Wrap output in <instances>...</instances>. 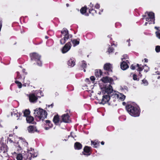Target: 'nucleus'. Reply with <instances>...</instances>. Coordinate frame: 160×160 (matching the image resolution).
<instances>
[{
	"mask_svg": "<svg viewBox=\"0 0 160 160\" xmlns=\"http://www.w3.org/2000/svg\"><path fill=\"white\" fill-rule=\"evenodd\" d=\"M34 114L35 118L39 120H43L46 118L47 113V112L40 108H37L34 110Z\"/></svg>",
	"mask_w": 160,
	"mask_h": 160,
	"instance_id": "nucleus-1",
	"label": "nucleus"
},
{
	"mask_svg": "<svg viewBox=\"0 0 160 160\" xmlns=\"http://www.w3.org/2000/svg\"><path fill=\"white\" fill-rule=\"evenodd\" d=\"M126 109L128 113L132 116L137 117L139 116L140 111L138 107L128 105L126 107Z\"/></svg>",
	"mask_w": 160,
	"mask_h": 160,
	"instance_id": "nucleus-2",
	"label": "nucleus"
},
{
	"mask_svg": "<svg viewBox=\"0 0 160 160\" xmlns=\"http://www.w3.org/2000/svg\"><path fill=\"white\" fill-rule=\"evenodd\" d=\"M102 93L104 94H107L110 96L116 95V92L113 90L112 87L111 85H109L106 87L104 90L102 91Z\"/></svg>",
	"mask_w": 160,
	"mask_h": 160,
	"instance_id": "nucleus-3",
	"label": "nucleus"
},
{
	"mask_svg": "<svg viewBox=\"0 0 160 160\" xmlns=\"http://www.w3.org/2000/svg\"><path fill=\"white\" fill-rule=\"evenodd\" d=\"M146 14H147L148 17L146 18V19L147 22L145 23V25H147V24H149L154 23V14L152 12H147Z\"/></svg>",
	"mask_w": 160,
	"mask_h": 160,
	"instance_id": "nucleus-4",
	"label": "nucleus"
},
{
	"mask_svg": "<svg viewBox=\"0 0 160 160\" xmlns=\"http://www.w3.org/2000/svg\"><path fill=\"white\" fill-rule=\"evenodd\" d=\"M32 60H34L37 62V64L39 66L42 65V62L40 59L41 56L38 54L36 53H33L30 54Z\"/></svg>",
	"mask_w": 160,
	"mask_h": 160,
	"instance_id": "nucleus-5",
	"label": "nucleus"
},
{
	"mask_svg": "<svg viewBox=\"0 0 160 160\" xmlns=\"http://www.w3.org/2000/svg\"><path fill=\"white\" fill-rule=\"evenodd\" d=\"M62 34L64 36L63 39H61L60 41L61 44H63L65 43L67 40L68 38V30L66 28H64L61 32Z\"/></svg>",
	"mask_w": 160,
	"mask_h": 160,
	"instance_id": "nucleus-6",
	"label": "nucleus"
},
{
	"mask_svg": "<svg viewBox=\"0 0 160 160\" xmlns=\"http://www.w3.org/2000/svg\"><path fill=\"white\" fill-rule=\"evenodd\" d=\"M18 150H21L24 147H27L28 145V142H26L24 139H20L18 142Z\"/></svg>",
	"mask_w": 160,
	"mask_h": 160,
	"instance_id": "nucleus-7",
	"label": "nucleus"
},
{
	"mask_svg": "<svg viewBox=\"0 0 160 160\" xmlns=\"http://www.w3.org/2000/svg\"><path fill=\"white\" fill-rule=\"evenodd\" d=\"M71 44L70 42H69L66 43L62 49V53H64L68 52L71 48Z\"/></svg>",
	"mask_w": 160,
	"mask_h": 160,
	"instance_id": "nucleus-8",
	"label": "nucleus"
},
{
	"mask_svg": "<svg viewBox=\"0 0 160 160\" xmlns=\"http://www.w3.org/2000/svg\"><path fill=\"white\" fill-rule=\"evenodd\" d=\"M22 115V113L18 112L17 110L16 109H14L13 111L11 112V115L15 118H16L18 120L20 117Z\"/></svg>",
	"mask_w": 160,
	"mask_h": 160,
	"instance_id": "nucleus-9",
	"label": "nucleus"
},
{
	"mask_svg": "<svg viewBox=\"0 0 160 160\" xmlns=\"http://www.w3.org/2000/svg\"><path fill=\"white\" fill-rule=\"evenodd\" d=\"M62 121L65 123H69L71 122L69 116L67 113L63 115L62 116Z\"/></svg>",
	"mask_w": 160,
	"mask_h": 160,
	"instance_id": "nucleus-10",
	"label": "nucleus"
},
{
	"mask_svg": "<svg viewBox=\"0 0 160 160\" xmlns=\"http://www.w3.org/2000/svg\"><path fill=\"white\" fill-rule=\"evenodd\" d=\"M28 154H30L31 157L32 158L36 157L38 154L37 152L32 148H30L28 150Z\"/></svg>",
	"mask_w": 160,
	"mask_h": 160,
	"instance_id": "nucleus-11",
	"label": "nucleus"
},
{
	"mask_svg": "<svg viewBox=\"0 0 160 160\" xmlns=\"http://www.w3.org/2000/svg\"><path fill=\"white\" fill-rule=\"evenodd\" d=\"M101 80L105 83H111L113 81V80L112 78L108 77H103Z\"/></svg>",
	"mask_w": 160,
	"mask_h": 160,
	"instance_id": "nucleus-12",
	"label": "nucleus"
},
{
	"mask_svg": "<svg viewBox=\"0 0 160 160\" xmlns=\"http://www.w3.org/2000/svg\"><path fill=\"white\" fill-rule=\"evenodd\" d=\"M29 98L30 101L32 102H36L38 99L37 97L33 94H30L29 95Z\"/></svg>",
	"mask_w": 160,
	"mask_h": 160,
	"instance_id": "nucleus-13",
	"label": "nucleus"
},
{
	"mask_svg": "<svg viewBox=\"0 0 160 160\" xmlns=\"http://www.w3.org/2000/svg\"><path fill=\"white\" fill-rule=\"evenodd\" d=\"M110 96L108 95L107 94H105L103 96V98L101 100V103L104 104L106 102H108L110 99Z\"/></svg>",
	"mask_w": 160,
	"mask_h": 160,
	"instance_id": "nucleus-14",
	"label": "nucleus"
},
{
	"mask_svg": "<svg viewBox=\"0 0 160 160\" xmlns=\"http://www.w3.org/2000/svg\"><path fill=\"white\" fill-rule=\"evenodd\" d=\"M68 65L70 67H73L75 64V60L74 58H71L68 62Z\"/></svg>",
	"mask_w": 160,
	"mask_h": 160,
	"instance_id": "nucleus-15",
	"label": "nucleus"
},
{
	"mask_svg": "<svg viewBox=\"0 0 160 160\" xmlns=\"http://www.w3.org/2000/svg\"><path fill=\"white\" fill-rule=\"evenodd\" d=\"M90 148L86 146L84 148V152H82V153L85 155L88 156L90 155V154L89 153Z\"/></svg>",
	"mask_w": 160,
	"mask_h": 160,
	"instance_id": "nucleus-16",
	"label": "nucleus"
},
{
	"mask_svg": "<svg viewBox=\"0 0 160 160\" xmlns=\"http://www.w3.org/2000/svg\"><path fill=\"white\" fill-rule=\"evenodd\" d=\"M28 130L30 133H33L35 131H37L36 127L35 126H30L28 128Z\"/></svg>",
	"mask_w": 160,
	"mask_h": 160,
	"instance_id": "nucleus-17",
	"label": "nucleus"
},
{
	"mask_svg": "<svg viewBox=\"0 0 160 160\" xmlns=\"http://www.w3.org/2000/svg\"><path fill=\"white\" fill-rule=\"evenodd\" d=\"M129 67L128 65L124 61H123L121 64V68L123 70H125Z\"/></svg>",
	"mask_w": 160,
	"mask_h": 160,
	"instance_id": "nucleus-18",
	"label": "nucleus"
},
{
	"mask_svg": "<svg viewBox=\"0 0 160 160\" xmlns=\"http://www.w3.org/2000/svg\"><path fill=\"white\" fill-rule=\"evenodd\" d=\"M104 68L105 70L109 71H112L111 65L109 63H106L105 64L104 66Z\"/></svg>",
	"mask_w": 160,
	"mask_h": 160,
	"instance_id": "nucleus-19",
	"label": "nucleus"
},
{
	"mask_svg": "<svg viewBox=\"0 0 160 160\" xmlns=\"http://www.w3.org/2000/svg\"><path fill=\"white\" fill-rule=\"evenodd\" d=\"M115 96H117L118 98L122 101H123L126 97L125 96L122 94L120 93L119 94H117V92L116 95H115Z\"/></svg>",
	"mask_w": 160,
	"mask_h": 160,
	"instance_id": "nucleus-20",
	"label": "nucleus"
},
{
	"mask_svg": "<svg viewBox=\"0 0 160 160\" xmlns=\"http://www.w3.org/2000/svg\"><path fill=\"white\" fill-rule=\"evenodd\" d=\"M59 118L58 115H55L53 118V122L54 123L57 125L59 121Z\"/></svg>",
	"mask_w": 160,
	"mask_h": 160,
	"instance_id": "nucleus-21",
	"label": "nucleus"
},
{
	"mask_svg": "<svg viewBox=\"0 0 160 160\" xmlns=\"http://www.w3.org/2000/svg\"><path fill=\"white\" fill-rule=\"evenodd\" d=\"M102 74V72L101 70H97L95 72V75L97 77H101Z\"/></svg>",
	"mask_w": 160,
	"mask_h": 160,
	"instance_id": "nucleus-22",
	"label": "nucleus"
},
{
	"mask_svg": "<svg viewBox=\"0 0 160 160\" xmlns=\"http://www.w3.org/2000/svg\"><path fill=\"white\" fill-rule=\"evenodd\" d=\"M74 148L76 149L79 150L82 148V145L80 143L77 142L75 143Z\"/></svg>",
	"mask_w": 160,
	"mask_h": 160,
	"instance_id": "nucleus-23",
	"label": "nucleus"
},
{
	"mask_svg": "<svg viewBox=\"0 0 160 160\" xmlns=\"http://www.w3.org/2000/svg\"><path fill=\"white\" fill-rule=\"evenodd\" d=\"M155 28L158 30L155 32L157 37L159 39H160V29L159 30V27H155Z\"/></svg>",
	"mask_w": 160,
	"mask_h": 160,
	"instance_id": "nucleus-24",
	"label": "nucleus"
},
{
	"mask_svg": "<svg viewBox=\"0 0 160 160\" xmlns=\"http://www.w3.org/2000/svg\"><path fill=\"white\" fill-rule=\"evenodd\" d=\"M34 120L32 116H28L26 118V120L28 123H32Z\"/></svg>",
	"mask_w": 160,
	"mask_h": 160,
	"instance_id": "nucleus-25",
	"label": "nucleus"
},
{
	"mask_svg": "<svg viewBox=\"0 0 160 160\" xmlns=\"http://www.w3.org/2000/svg\"><path fill=\"white\" fill-rule=\"evenodd\" d=\"M23 158L22 155L21 153L17 154L16 159L17 160H22Z\"/></svg>",
	"mask_w": 160,
	"mask_h": 160,
	"instance_id": "nucleus-26",
	"label": "nucleus"
},
{
	"mask_svg": "<svg viewBox=\"0 0 160 160\" xmlns=\"http://www.w3.org/2000/svg\"><path fill=\"white\" fill-rule=\"evenodd\" d=\"M24 116L25 117H27L29 116L30 113V111L29 110H26L24 112Z\"/></svg>",
	"mask_w": 160,
	"mask_h": 160,
	"instance_id": "nucleus-27",
	"label": "nucleus"
},
{
	"mask_svg": "<svg viewBox=\"0 0 160 160\" xmlns=\"http://www.w3.org/2000/svg\"><path fill=\"white\" fill-rule=\"evenodd\" d=\"M1 152H2L3 153H5L7 152V148L6 146H5L3 147H2L1 148Z\"/></svg>",
	"mask_w": 160,
	"mask_h": 160,
	"instance_id": "nucleus-28",
	"label": "nucleus"
},
{
	"mask_svg": "<svg viewBox=\"0 0 160 160\" xmlns=\"http://www.w3.org/2000/svg\"><path fill=\"white\" fill-rule=\"evenodd\" d=\"M86 8L85 7H84L82 8L80 10V12L82 14L85 13L86 11Z\"/></svg>",
	"mask_w": 160,
	"mask_h": 160,
	"instance_id": "nucleus-29",
	"label": "nucleus"
},
{
	"mask_svg": "<svg viewBox=\"0 0 160 160\" xmlns=\"http://www.w3.org/2000/svg\"><path fill=\"white\" fill-rule=\"evenodd\" d=\"M72 43L73 44L74 46H75L76 45H78L79 44V42L78 41H77L76 40H74L72 41Z\"/></svg>",
	"mask_w": 160,
	"mask_h": 160,
	"instance_id": "nucleus-30",
	"label": "nucleus"
},
{
	"mask_svg": "<svg viewBox=\"0 0 160 160\" xmlns=\"http://www.w3.org/2000/svg\"><path fill=\"white\" fill-rule=\"evenodd\" d=\"M81 65L82 68H86L87 64L86 62L83 61L82 62Z\"/></svg>",
	"mask_w": 160,
	"mask_h": 160,
	"instance_id": "nucleus-31",
	"label": "nucleus"
},
{
	"mask_svg": "<svg viewBox=\"0 0 160 160\" xmlns=\"http://www.w3.org/2000/svg\"><path fill=\"white\" fill-rule=\"evenodd\" d=\"M89 7H91V8L89 9V12L90 13H91L92 11H93L94 12H96V11L94 10H93V8H92L93 7V5L91 4V3L89 5Z\"/></svg>",
	"mask_w": 160,
	"mask_h": 160,
	"instance_id": "nucleus-32",
	"label": "nucleus"
},
{
	"mask_svg": "<svg viewBox=\"0 0 160 160\" xmlns=\"http://www.w3.org/2000/svg\"><path fill=\"white\" fill-rule=\"evenodd\" d=\"M143 69H144V71L146 72L149 71V68L148 67V66L146 65L143 66Z\"/></svg>",
	"mask_w": 160,
	"mask_h": 160,
	"instance_id": "nucleus-33",
	"label": "nucleus"
},
{
	"mask_svg": "<svg viewBox=\"0 0 160 160\" xmlns=\"http://www.w3.org/2000/svg\"><path fill=\"white\" fill-rule=\"evenodd\" d=\"M142 84H143L144 86H147L148 84V81L145 79H143L142 80Z\"/></svg>",
	"mask_w": 160,
	"mask_h": 160,
	"instance_id": "nucleus-34",
	"label": "nucleus"
},
{
	"mask_svg": "<svg viewBox=\"0 0 160 160\" xmlns=\"http://www.w3.org/2000/svg\"><path fill=\"white\" fill-rule=\"evenodd\" d=\"M15 83L17 84L18 87L19 88H21L22 87V83L18 81L15 82Z\"/></svg>",
	"mask_w": 160,
	"mask_h": 160,
	"instance_id": "nucleus-35",
	"label": "nucleus"
},
{
	"mask_svg": "<svg viewBox=\"0 0 160 160\" xmlns=\"http://www.w3.org/2000/svg\"><path fill=\"white\" fill-rule=\"evenodd\" d=\"M155 51L157 52H159L160 51V46H156L155 48Z\"/></svg>",
	"mask_w": 160,
	"mask_h": 160,
	"instance_id": "nucleus-36",
	"label": "nucleus"
},
{
	"mask_svg": "<svg viewBox=\"0 0 160 160\" xmlns=\"http://www.w3.org/2000/svg\"><path fill=\"white\" fill-rule=\"evenodd\" d=\"M139 66L140 65L139 64H137V66L138 67V68L137 69V70L138 71L140 72L142 70V68L140 67Z\"/></svg>",
	"mask_w": 160,
	"mask_h": 160,
	"instance_id": "nucleus-37",
	"label": "nucleus"
},
{
	"mask_svg": "<svg viewBox=\"0 0 160 160\" xmlns=\"http://www.w3.org/2000/svg\"><path fill=\"white\" fill-rule=\"evenodd\" d=\"M45 122L46 123H48V124L49 126L51 127H52V124L50 123V121L49 120H46L45 121Z\"/></svg>",
	"mask_w": 160,
	"mask_h": 160,
	"instance_id": "nucleus-38",
	"label": "nucleus"
},
{
	"mask_svg": "<svg viewBox=\"0 0 160 160\" xmlns=\"http://www.w3.org/2000/svg\"><path fill=\"white\" fill-rule=\"evenodd\" d=\"M133 78L134 80H139V79L137 78L136 75L134 74L133 75Z\"/></svg>",
	"mask_w": 160,
	"mask_h": 160,
	"instance_id": "nucleus-39",
	"label": "nucleus"
},
{
	"mask_svg": "<svg viewBox=\"0 0 160 160\" xmlns=\"http://www.w3.org/2000/svg\"><path fill=\"white\" fill-rule=\"evenodd\" d=\"M91 144L92 145H93L94 146V147L96 148V146L97 145V143L96 142H94L92 141H91Z\"/></svg>",
	"mask_w": 160,
	"mask_h": 160,
	"instance_id": "nucleus-40",
	"label": "nucleus"
},
{
	"mask_svg": "<svg viewBox=\"0 0 160 160\" xmlns=\"http://www.w3.org/2000/svg\"><path fill=\"white\" fill-rule=\"evenodd\" d=\"M90 79L92 81L94 82L95 80V78L94 77L92 76L90 77Z\"/></svg>",
	"mask_w": 160,
	"mask_h": 160,
	"instance_id": "nucleus-41",
	"label": "nucleus"
},
{
	"mask_svg": "<svg viewBox=\"0 0 160 160\" xmlns=\"http://www.w3.org/2000/svg\"><path fill=\"white\" fill-rule=\"evenodd\" d=\"M113 50V49L112 48H109L108 52L109 53L112 52Z\"/></svg>",
	"mask_w": 160,
	"mask_h": 160,
	"instance_id": "nucleus-42",
	"label": "nucleus"
},
{
	"mask_svg": "<svg viewBox=\"0 0 160 160\" xmlns=\"http://www.w3.org/2000/svg\"><path fill=\"white\" fill-rule=\"evenodd\" d=\"M100 5L98 4H96L95 6V7L96 9H99L100 8Z\"/></svg>",
	"mask_w": 160,
	"mask_h": 160,
	"instance_id": "nucleus-43",
	"label": "nucleus"
},
{
	"mask_svg": "<svg viewBox=\"0 0 160 160\" xmlns=\"http://www.w3.org/2000/svg\"><path fill=\"white\" fill-rule=\"evenodd\" d=\"M130 68L132 70L135 69V66L133 64H132L130 67Z\"/></svg>",
	"mask_w": 160,
	"mask_h": 160,
	"instance_id": "nucleus-44",
	"label": "nucleus"
},
{
	"mask_svg": "<svg viewBox=\"0 0 160 160\" xmlns=\"http://www.w3.org/2000/svg\"><path fill=\"white\" fill-rule=\"evenodd\" d=\"M71 136H72V138H74V137H76L75 135H74V133L72 132H71Z\"/></svg>",
	"mask_w": 160,
	"mask_h": 160,
	"instance_id": "nucleus-45",
	"label": "nucleus"
},
{
	"mask_svg": "<svg viewBox=\"0 0 160 160\" xmlns=\"http://www.w3.org/2000/svg\"><path fill=\"white\" fill-rule=\"evenodd\" d=\"M128 58V57L126 55L124 56V59H126Z\"/></svg>",
	"mask_w": 160,
	"mask_h": 160,
	"instance_id": "nucleus-46",
	"label": "nucleus"
},
{
	"mask_svg": "<svg viewBox=\"0 0 160 160\" xmlns=\"http://www.w3.org/2000/svg\"><path fill=\"white\" fill-rule=\"evenodd\" d=\"M89 78H86L85 79V81L88 82H89Z\"/></svg>",
	"mask_w": 160,
	"mask_h": 160,
	"instance_id": "nucleus-47",
	"label": "nucleus"
},
{
	"mask_svg": "<svg viewBox=\"0 0 160 160\" xmlns=\"http://www.w3.org/2000/svg\"><path fill=\"white\" fill-rule=\"evenodd\" d=\"M144 61H145V62H148V59L146 58H145L144 59Z\"/></svg>",
	"mask_w": 160,
	"mask_h": 160,
	"instance_id": "nucleus-48",
	"label": "nucleus"
},
{
	"mask_svg": "<svg viewBox=\"0 0 160 160\" xmlns=\"http://www.w3.org/2000/svg\"><path fill=\"white\" fill-rule=\"evenodd\" d=\"M50 106H51L52 107L53 106L52 104H51V105H48V107L49 108L50 107Z\"/></svg>",
	"mask_w": 160,
	"mask_h": 160,
	"instance_id": "nucleus-49",
	"label": "nucleus"
},
{
	"mask_svg": "<svg viewBox=\"0 0 160 160\" xmlns=\"http://www.w3.org/2000/svg\"><path fill=\"white\" fill-rule=\"evenodd\" d=\"M104 142H103V141H102L101 142V144L102 145H103L104 144Z\"/></svg>",
	"mask_w": 160,
	"mask_h": 160,
	"instance_id": "nucleus-50",
	"label": "nucleus"
},
{
	"mask_svg": "<svg viewBox=\"0 0 160 160\" xmlns=\"http://www.w3.org/2000/svg\"><path fill=\"white\" fill-rule=\"evenodd\" d=\"M45 130H48L49 129V128L48 127H45Z\"/></svg>",
	"mask_w": 160,
	"mask_h": 160,
	"instance_id": "nucleus-51",
	"label": "nucleus"
},
{
	"mask_svg": "<svg viewBox=\"0 0 160 160\" xmlns=\"http://www.w3.org/2000/svg\"><path fill=\"white\" fill-rule=\"evenodd\" d=\"M25 71V69H23L22 70V71L23 72H24Z\"/></svg>",
	"mask_w": 160,
	"mask_h": 160,
	"instance_id": "nucleus-52",
	"label": "nucleus"
},
{
	"mask_svg": "<svg viewBox=\"0 0 160 160\" xmlns=\"http://www.w3.org/2000/svg\"><path fill=\"white\" fill-rule=\"evenodd\" d=\"M66 5H67V7H68L69 6V4H67Z\"/></svg>",
	"mask_w": 160,
	"mask_h": 160,
	"instance_id": "nucleus-53",
	"label": "nucleus"
},
{
	"mask_svg": "<svg viewBox=\"0 0 160 160\" xmlns=\"http://www.w3.org/2000/svg\"><path fill=\"white\" fill-rule=\"evenodd\" d=\"M45 38H46V39L48 38V37H47V36H46L45 37Z\"/></svg>",
	"mask_w": 160,
	"mask_h": 160,
	"instance_id": "nucleus-54",
	"label": "nucleus"
},
{
	"mask_svg": "<svg viewBox=\"0 0 160 160\" xmlns=\"http://www.w3.org/2000/svg\"><path fill=\"white\" fill-rule=\"evenodd\" d=\"M122 103H123V105H124V104H125V102H123Z\"/></svg>",
	"mask_w": 160,
	"mask_h": 160,
	"instance_id": "nucleus-55",
	"label": "nucleus"
},
{
	"mask_svg": "<svg viewBox=\"0 0 160 160\" xmlns=\"http://www.w3.org/2000/svg\"><path fill=\"white\" fill-rule=\"evenodd\" d=\"M16 154V152H14L13 153V154Z\"/></svg>",
	"mask_w": 160,
	"mask_h": 160,
	"instance_id": "nucleus-56",
	"label": "nucleus"
},
{
	"mask_svg": "<svg viewBox=\"0 0 160 160\" xmlns=\"http://www.w3.org/2000/svg\"><path fill=\"white\" fill-rule=\"evenodd\" d=\"M83 71L84 72H85L86 71V70L85 69H84Z\"/></svg>",
	"mask_w": 160,
	"mask_h": 160,
	"instance_id": "nucleus-57",
	"label": "nucleus"
},
{
	"mask_svg": "<svg viewBox=\"0 0 160 160\" xmlns=\"http://www.w3.org/2000/svg\"><path fill=\"white\" fill-rule=\"evenodd\" d=\"M99 14H101V12H99Z\"/></svg>",
	"mask_w": 160,
	"mask_h": 160,
	"instance_id": "nucleus-58",
	"label": "nucleus"
},
{
	"mask_svg": "<svg viewBox=\"0 0 160 160\" xmlns=\"http://www.w3.org/2000/svg\"><path fill=\"white\" fill-rule=\"evenodd\" d=\"M128 46H130V44H129H129H128Z\"/></svg>",
	"mask_w": 160,
	"mask_h": 160,
	"instance_id": "nucleus-59",
	"label": "nucleus"
},
{
	"mask_svg": "<svg viewBox=\"0 0 160 160\" xmlns=\"http://www.w3.org/2000/svg\"><path fill=\"white\" fill-rule=\"evenodd\" d=\"M18 73H19V72H17V73H18Z\"/></svg>",
	"mask_w": 160,
	"mask_h": 160,
	"instance_id": "nucleus-60",
	"label": "nucleus"
},
{
	"mask_svg": "<svg viewBox=\"0 0 160 160\" xmlns=\"http://www.w3.org/2000/svg\"><path fill=\"white\" fill-rule=\"evenodd\" d=\"M15 128H17V126H16V127H15Z\"/></svg>",
	"mask_w": 160,
	"mask_h": 160,
	"instance_id": "nucleus-61",
	"label": "nucleus"
},
{
	"mask_svg": "<svg viewBox=\"0 0 160 160\" xmlns=\"http://www.w3.org/2000/svg\"><path fill=\"white\" fill-rule=\"evenodd\" d=\"M139 74H141V73H140V72H139Z\"/></svg>",
	"mask_w": 160,
	"mask_h": 160,
	"instance_id": "nucleus-62",
	"label": "nucleus"
},
{
	"mask_svg": "<svg viewBox=\"0 0 160 160\" xmlns=\"http://www.w3.org/2000/svg\"><path fill=\"white\" fill-rule=\"evenodd\" d=\"M157 74H159V73H157Z\"/></svg>",
	"mask_w": 160,
	"mask_h": 160,
	"instance_id": "nucleus-63",
	"label": "nucleus"
}]
</instances>
